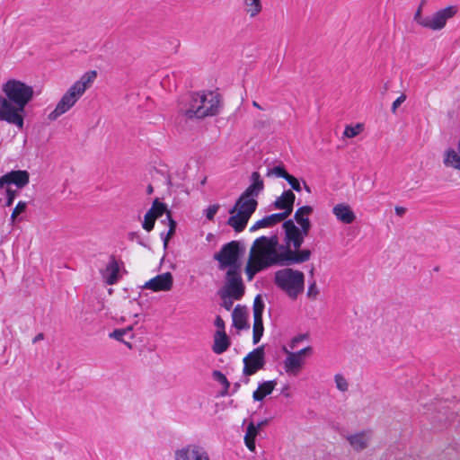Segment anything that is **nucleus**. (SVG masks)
<instances>
[{
	"label": "nucleus",
	"mask_w": 460,
	"mask_h": 460,
	"mask_svg": "<svg viewBox=\"0 0 460 460\" xmlns=\"http://www.w3.org/2000/svg\"><path fill=\"white\" fill-rule=\"evenodd\" d=\"M264 302L261 299V295H257L253 301V318L262 319V314L264 310Z\"/></svg>",
	"instance_id": "36"
},
{
	"label": "nucleus",
	"mask_w": 460,
	"mask_h": 460,
	"mask_svg": "<svg viewBox=\"0 0 460 460\" xmlns=\"http://www.w3.org/2000/svg\"><path fill=\"white\" fill-rule=\"evenodd\" d=\"M155 219H156L155 217H152L151 212L147 211L144 217V221L142 224L143 228L147 232H150L151 230H153V228L155 226Z\"/></svg>",
	"instance_id": "43"
},
{
	"label": "nucleus",
	"mask_w": 460,
	"mask_h": 460,
	"mask_svg": "<svg viewBox=\"0 0 460 460\" xmlns=\"http://www.w3.org/2000/svg\"><path fill=\"white\" fill-rule=\"evenodd\" d=\"M245 292V286L242 279V270H227L225 276V284L218 290L219 297L231 296L234 300H240Z\"/></svg>",
	"instance_id": "5"
},
{
	"label": "nucleus",
	"mask_w": 460,
	"mask_h": 460,
	"mask_svg": "<svg viewBox=\"0 0 460 460\" xmlns=\"http://www.w3.org/2000/svg\"><path fill=\"white\" fill-rule=\"evenodd\" d=\"M313 352V348L311 346H307L296 352H295L300 358H302L303 356H305L307 354H311Z\"/></svg>",
	"instance_id": "56"
},
{
	"label": "nucleus",
	"mask_w": 460,
	"mask_h": 460,
	"mask_svg": "<svg viewBox=\"0 0 460 460\" xmlns=\"http://www.w3.org/2000/svg\"><path fill=\"white\" fill-rule=\"evenodd\" d=\"M233 324L238 330L249 329L247 323V310L245 306L237 305L232 313Z\"/></svg>",
	"instance_id": "23"
},
{
	"label": "nucleus",
	"mask_w": 460,
	"mask_h": 460,
	"mask_svg": "<svg viewBox=\"0 0 460 460\" xmlns=\"http://www.w3.org/2000/svg\"><path fill=\"white\" fill-rule=\"evenodd\" d=\"M260 430L255 427V424L251 421L247 426L245 437L256 438Z\"/></svg>",
	"instance_id": "46"
},
{
	"label": "nucleus",
	"mask_w": 460,
	"mask_h": 460,
	"mask_svg": "<svg viewBox=\"0 0 460 460\" xmlns=\"http://www.w3.org/2000/svg\"><path fill=\"white\" fill-rule=\"evenodd\" d=\"M406 100L405 94H401L392 104V112L395 113L397 108Z\"/></svg>",
	"instance_id": "51"
},
{
	"label": "nucleus",
	"mask_w": 460,
	"mask_h": 460,
	"mask_svg": "<svg viewBox=\"0 0 460 460\" xmlns=\"http://www.w3.org/2000/svg\"><path fill=\"white\" fill-rule=\"evenodd\" d=\"M29 181L30 174L27 171H11L0 177V189L10 184H14L18 189H22Z\"/></svg>",
	"instance_id": "10"
},
{
	"label": "nucleus",
	"mask_w": 460,
	"mask_h": 460,
	"mask_svg": "<svg viewBox=\"0 0 460 460\" xmlns=\"http://www.w3.org/2000/svg\"><path fill=\"white\" fill-rule=\"evenodd\" d=\"M230 215L226 225L231 226L236 233L243 232L246 228L249 219L238 212Z\"/></svg>",
	"instance_id": "27"
},
{
	"label": "nucleus",
	"mask_w": 460,
	"mask_h": 460,
	"mask_svg": "<svg viewBox=\"0 0 460 460\" xmlns=\"http://www.w3.org/2000/svg\"><path fill=\"white\" fill-rule=\"evenodd\" d=\"M287 218L286 213H275L270 216H266L263 218L258 220L251 228V232H254L262 227H271L278 223Z\"/></svg>",
	"instance_id": "21"
},
{
	"label": "nucleus",
	"mask_w": 460,
	"mask_h": 460,
	"mask_svg": "<svg viewBox=\"0 0 460 460\" xmlns=\"http://www.w3.org/2000/svg\"><path fill=\"white\" fill-rule=\"evenodd\" d=\"M264 346L257 347L248 353L243 358V374L246 376L254 375L265 365Z\"/></svg>",
	"instance_id": "8"
},
{
	"label": "nucleus",
	"mask_w": 460,
	"mask_h": 460,
	"mask_svg": "<svg viewBox=\"0 0 460 460\" xmlns=\"http://www.w3.org/2000/svg\"><path fill=\"white\" fill-rule=\"evenodd\" d=\"M214 323L215 326L217 328V331H225V322L219 315L216 317Z\"/></svg>",
	"instance_id": "55"
},
{
	"label": "nucleus",
	"mask_w": 460,
	"mask_h": 460,
	"mask_svg": "<svg viewBox=\"0 0 460 460\" xmlns=\"http://www.w3.org/2000/svg\"><path fill=\"white\" fill-rule=\"evenodd\" d=\"M133 329L132 326H128L127 328H124V329H115L112 332L110 333V337L111 338H113L119 341H121L123 343H125L128 348H131V344L128 343V342H126L123 341V336L126 335L127 333H128L129 332H131Z\"/></svg>",
	"instance_id": "37"
},
{
	"label": "nucleus",
	"mask_w": 460,
	"mask_h": 460,
	"mask_svg": "<svg viewBox=\"0 0 460 460\" xmlns=\"http://www.w3.org/2000/svg\"><path fill=\"white\" fill-rule=\"evenodd\" d=\"M285 230V243L291 244V241L299 237L300 235H305L302 234L300 230L294 223L292 219L286 220L282 225Z\"/></svg>",
	"instance_id": "26"
},
{
	"label": "nucleus",
	"mask_w": 460,
	"mask_h": 460,
	"mask_svg": "<svg viewBox=\"0 0 460 460\" xmlns=\"http://www.w3.org/2000/svg\"><path fill=\"white\" fill-rule=\"evenodd\" d=\"M296 196L291 190H284L281 196L273 202L275 209L283 210L281 213L287 214V218L291 215L294 208Z\"/></svg>",
	"instance_id": "14"
},
{
	"label": "nucleus",
	"mask_w": 460,
	"mask_h": 460,
	"mask_svg": "<svg viewBox=\"0 0 460 460\" xmlns=\"http://www.w3.org/2000/svg\"><path fill=\"white\" fill-rule=\"evenodd\" d=\"M420 13H421V7L420 6L418 8V10L416 11L415 13V15H414V20L419 23V20L420 19H423L424 17H421L420 15Z\"/></svg>",
	"instance_id": "60"
},
{
	"label": "nucleus",
	"mask_w": 460,
	"mask_h": 460,
	"mask_svg": "<svg viewBox=\"0 0 460 460\" xmlns=\"http://www.w3.org/2000/svg\"><path fill=\"white\" fill-rule=\"evenodd\" d=\"M274 284L289 298L296 300L304 292L305 274L288 266L275 272Z\"/></svg>",
	"instance_id": "3"
},
{
	"label": "nucleus",
	"mask_w": 460,
	"mask_h": 460,
	"mask_svg": "<svg viewBox=\"0 0 460 460\" xmlns=\"http://www.w3.org/2000/svg\"><path fill=\"white\" fill-rule=\"evenodd\" d=\"M287 261L284 254L278 255L275 252H270L269 254L264 253L261 260L253 262L254 266L260 269V271L268 269L271 266H279V264L285 263Z\"/></svg>",
	"instance_id": "16"
},
{
	"label": "nucleus",
	"mask_w": 460,
	"mask_h": 460,
	"mask_svg": "<svg viewBox=\"0 0 460 460\" xmlns=\"http://www.w3.org/2000/svg\"><path fill=\"white\" fill-rule=\"evenodd\" d=\"M27 208V202L26 201H19L15 208H13L12 215H11V221L12 223H14L16 220V217L24 212Z\"/></svg>",
	"instance_id": "41"
},
{
	"label": "nucleus",
	"mask_w": 460,
	"mask_h": 460,
	"mask_svg": "<svg viewBox=\"0 0 460 460\" xmlns=\"http://www.w3.org/2000/svg\"><path fill=\"white\" fill-rule=\"evenodd\" d=\"M458 150L448 148L443 157V164L446 167L460 170V146Z\"/></svg>",
	"instance_id": "25"
},
{
	"label": "nucleus",
	"mask_w": 460,
	"mask_h": 460,
	"mask_svg": "<svg viewBox=\"0 0 460 460\" xmlns=\"http://www.w3.org/2000/svg\"><path fill=\"white\" fill-rule=\"evenodd\" d=\"M220 298L222 299L221 306H223L226 310L230 311L234 305V299L231 296H224Z\"/></svg>",
	"instance_id": "50"
},
{
	"label": "nucleus",
	"mask_w": 460,
	"mask_h": 460,
	"mask_svg": "<svg viewBox=\"0 0 460 460\" xmlns=\"http://www.w3.org/2000/svg\"><path fill=\"white\" fill-rule=\"evenodd\" d=\"M175 460H205L208 454L199 447L190 445L175 452Z\"/></svg>",
	"instance_id": "13"
},
{
	"label": "nucleus",
	"mask_w": 460,
	"mask_h": 460,
	"mask_svg": "<svg viewBox=\"0 0 460 460\" xmlns=\"http://www.w3.org/2000/svg\"><path fill=\"white\" fill-rule=\"evenodd\" d=\"M96 76V71H89L85 73L72 86H75L76 89L80 88V94L83 95L85 93L86 89L90 87L91 84L94 81Z\"/></svg>",
	"instance_id": "29"
},
{
	"label": "nucleus",
	"mask_w": 460,
	"mask_h": 460,
	"mask_svg": "<svg viewBox=\"0 0 460 460\" xmlns=\"http://www.w3.org/2000/svg\"><path fill=\"white\" fill-rule=\"evenodd\" d=\"M276 253L278 255L284 254L286 256V262L283 264H279L282 267H288L294 264H299L305 262L311 258V251L308 249H304L302 251H292L290 244H279L277 246Z\"/></svg>",
	"instance_id": "9"
},
{
	"label": "nucleus",
	"mask_w": 460,
	"mask_h": 460,
	"mask_svg": "<svg viewBox=\"0 0 460 460\" xmlns=\"http://www.w3.org/2000/svg\"><path fill=\"white\" fill-rule=\"evenodd\" d=\"M363 130V125L360 123L355 126H347L344 129L343 135L346 137H354L358 136Z\"/></svg>",
	"instance_id": "38"
},
{
	"label": "nucleus",
	"mask_w": 460,
	"mask_h": 460,
	"mask_svg": "<svg viewBox=\"0 0 460 460\" xmlns=\"http://www.w3.org/2000/svg\"><path fill=\"white\" fill-rule=\"evenodd\" d=\"M286 181L288 182V184L290 185L292 190H294L296 191H301V190H302L301 184L297 178H296L295 176L290 174L289 177Z\"/></svg>",
	"instance_id": "47"
},
{
	"label": "nucleus",
	"mask_w": 460,
	"mask_h": 460,
	"mask_svg": "<svg viewBox=\"0 0 460 460\" xmlns=\"http://www.w3.org/2000/svg\"><path fill=\"white\" fill-rule=\"evenodd\" d=\"M261 244L265 245V247H266L265 253L266 254H269L270 252H276L277 246L279 245V237L276 234H273L270 237L262 235V236L257 238L253 242L252 247L251 249V256H253L255 247H257Z\"/></svg>",
	"instance_id": "22"
},
{
	"label": "nucleus",
	"mask_w": 460,
	"mask_h": 460,
	"mask_svg": "<svg viewBox=\"0 0 460 460\" xmlns=\"http://www.w3.org/2000/svg\"><path fill=\"white\" fill-rule=\"evenodd\" d=\"M332 213L339 221L344 224H351L356 218L355 213L351 208L344 203H340L334 206Z\"/></svg>",
	"instance_id": "18"
},
{
	"label": "nucleus",
	"mask_w": 460,
	"mask_h": 460,
	"mask_svg": "<svg viewBox=\"0 0 460 460\" xmlns=\"http://www.w3.org/2000/svg\"><path fill=\"white\" fill-rule=\"evenodd\" d=\"M276 385V380L265 381L260 384L252 394L253 400L258 402L262 401L267 395H270L273 392Z\"/></svg>",
	"instance_id": "24"
},
{
	"label": "nucleus",
	"mask_w": 460,
	"mask_h": 460,
	"mask_svg": "<svg viewBox=\"0 0 460 460\" xmlns=\"http://www.w3.org/2000/svg\"><path fill=\"white\" fill-rule=\"evenodd\" d=\"M347 440L356 451H362L368 446V438L365 432L347 436Z\"/></svg>",
	"instance_id": "28"
},
{
	"label": "nucleus",
	"mask_w": 460,
	"mask_h": 460,
	"mask_svg": "<svg viewBox=\"0 0 460 460\" xmlns=\"http://www.w3.org/2000/svg\"><path fill=\"white\" fill-rule=\"evenodd\" d=\"M128 237L130 241H136L140 245L146 247V244L144 243L141 237L139 236V234L137 232H129L128 234Z\"/></svg>",
	"instance_id": "52"
},
{
	"label": "nucleus",
	"mask_w": 460,
	"mask_h": 460,
	"mask_svg": "<svg viewBox=\"0 0 460 460\" xmlns=\"http://www.w3.org/2000/svg\"><path fill=\"white\" fill-rule=\"evenodd\" d=\"M220 206L219 204H214V205H210L207 209H206V217L208 219V220H213L214 219V217L215 215L217 214V212L218 211Z\"/></svg>",
	"instance_id": "48"
},
{
	"label": "nucleus",
	"mask_w": 460,
	"mask_h": 460,
	"mask_svg": "<svg viewBox=\"0 0 460 460\" xmlns=\"http://www.w3.org/2000/svg\"><path fill=\"white\" fill-rule=\"evenodd\" d=\"M148 211L151 212L152 217L155 218L162 217L164 213L167 215V212H171L167 209V206L159 201L158 199L154 200L152 207Z\"/></svg>",
	"instance_id": "34"
},
{
	"label": "nucleus",
	"mask_w": 460,
	"mask_h": 460,
	"mask_svg": "<svg viewBox=\"0 0 460 460\" xmlns=\"http://www.w3.org/2000/svg\"><path fill=\"white\" fill-rule=\"evenodd\" d=\"M283 350L288 354L284 360L285 371L288 374L297 375L304 365L303 358H300L295 352L288 351L286 347L283 348Z\"/></svg>",
	"instance_id": "17"
},
{
	"label": "nucleus",
	"mask_w": 460,
	"mask_h": 460,
	"mask_svg": "<svg viewBox=\"0 0 460 460\" xmlns=\"http://www.w3.org/2000/svg\"><path fill=\"white\" fill-rule=\"evenodd\" d=\"M252 183L247 189L241 194L247 198L257 197L264 189V183L258 172H253L251 175Z\"/></svg>",
	"instance_id": "20"
},
{
	"label": "nucleus",
	"mask_w": 460,
	"mask_h": 460,
	"mask_svg": "<svg viewBox=\"0 0 460 460\" xmlns=\"http://www.w3.org/2000/svg\"><path fill=\"white\" fill-rule=\"evenodd\" d=\"M268 422H269V420H268L267 419H265V420H261L259 423H257V424L255 425V427H256L259 430H261V429L263 426L267 425V424H268Z\"/></svg>",
	"instance_id": "62"
},
{
	"label": "nucleus",
	"mask_w": 460,
	"mask_h": 460,
	"mask_svg": "<svg viewBox=\"0 0 460 460\" xmlns=\"http://www.w3.org/2000/svg\"><path fill=\"white\" fill-rule=\"evenodd\" d=\"M2 91L4 96L0 95V120L22 129L25 107L33 98V88L20 80L9 79L3 84Z\"/></svg>",
	"instance_id": "1"
},
{
	"label": "nucleus",
	"mask_w": 460,
	"mask_h": 460,
	"mask_svg": "<svg viewBox=\"0 0 460 460\" xmlns=\"http://www.w3.org/2000/svg\"><path fill=\"white\" fill-rule=\"evenodd\" d=\"M243 4L245 7V12L252 18L258 15L262 9L261 0H243Z\"/></svg>",
	"instance_id": "32"
},
{
	"label": "nucleus",
	"mask_w": 460,
	"mask_h": 460,
	"mask_svg": "<svg viewBox=\"0 0 460 460\" xmlns=\"http://www.w3.org/2000/svg\"><path fill=\"white\" fill-rule=\"evenodd\" d=\"M173 286V277L171 272L159 274L146 281L143 288L157 291H169Z\"/></svg>",
	"instance_id": "12"
},
{
	"label": "nucleus",
	"mask_w": 460,
	"mask_h": 460,
	"mask_svg": "<svg viewBox=\"0 0 460 460\" xmlns=\"http://www.w3.org/2000/svg\"><path fill=\"white\" fill-rule=\"evenodd\" d=\"M319 294V289L317 288L315 280L309 284L307 289V296L311 299H315Z\"/></svg>",
	"instance_id": "44"
},
{
	"label": "nucleus",
	"mask_w": 460,
	"mask_h": 460,
	"mask_svg": "<svg viewBox=\"0 0 460 460\" xmlns=\"http://www.w3.org/2000/svg\"><path fill=\"white\" fill-rule=\"evenodd\" d=\"M306 338V335L305 334H300V335H297L296 337H294L291 341V348L294 349L295 346L302 341L303 340H305Z\"/></svg>",
	"instance_id": "57"
},
{
	"label": "nucleus",
	"mask_w": 460,
	"mask_h": 460,
	"mask_svg": "<svg viewBox=\"0 0 460 460\" xmlns=\"http://www.w3.org/2000/svg\"><path fill=\"white\" fill-rule=\"evenodd\" d=\"M394 210H395L396 215H398L400 217H402L406 212V208L403 207H400V206H396Z\"/></svg>",
	"instance_id": "59"
},
{
	"label": "nucleus",
	"mask_w": 460,
	"mask_h": 460,
	"mask_svg": "<svg viewBox=\"0 0 460 460\" xmlns=\"http://www.w3.org/2000/svg\"><path fill=\"white\" fill-rule=\"evenodd\" d=\"M166 219L168 220L169 227H172V229L176 230L177 223L175 220L172 219L171 212H167Z\"/></svg>",
	"instance_id": "58"
},
{
	"label": "nucleus",
	"mask_w": 460,
	"mask_h": 460,
	"mask_svg": "<svg viewBox=\"0 0 460 460\" xmlns=\"http://www.w3.org/2000/svg\"><path fill=\"white\" fill-rule=\"evenodd\" d=\"M334 381H335V384H336V387L338 390L341 391V392H347L348 389H349V383L348 381L346 380V378L341 375V374H336L334 376Z\"/></svg>",
	"instance_id": "40"
},
{
	"label": "nucleus",
	"mask_w": 460,
	"mask_h": 460,
	"mask_svg": "<svg viewBox=\"0 0 460 460\" xmlns=\"http://www.w3.org/2000/svg\"><path fill=\"white\" fill-rule=\"evenodd\" d=\"M255 128L261 137L273 133L275 128L273 123L269 119L258 120L255 124Z\"/></svg>",
	"instance_id": "33"
},
{
	"label": "nucleus",
	"mask_w": 460,
	"mask_h": 460,
	"mask_svg": "<svg viewBox=\"0 0 460 460\" xmlns=\"http://www.w3.org/2000/svg\"><path fill=\"white\" fill-rule=\"evenodd\" d=\"M212 377L215 381L220 383V385H223V389L220 392L221 396H226L229 394L230 382L227 380L226 376L219 370H214L212 372Z\"/></svg>",
	"instance_id": "31"
},
{
	"label": "nucleus",
	"mask_w": 460,
	"mask_h": 460,
	"mask_svg": "<svg viewBox=\"0 0 460 460\" xmlns=\"http://www.w3.org/2000/svg\"><path fill=\"white\" fill-rule=\"evenodd\" d=\"M263 320L262 319H257L253 318V334H252V342L253 344H257L262 335H263Z\"/></svg>",
	"instance_id": "35"
},
{
	"label": "nucleus",
	"mask_w": 460,
	"mask_h": 460,
	"mask_svg": "<svg viewBox=\"0 0 460 460\" xmlns=\"http://www.w3.org/2000/svg\"><path fill=\"white\" fill-rule=\"evenodd\" d=\"M456 13L457 7L449 5L438 10L432 15L425 16L423 19L419 20V24L432 31H439L445 27L447 20L454 17Z\"/></svg>",
	"instance_id": "6"
},
{
	"label": "nucleus",
	"mask_w": 460,
	"mask_h": 460,
	"mask_svg": "<svg viewBox=\"0 0 460 460\" xmlns=\"http://www.w3.org/2000/svg\"><path fill=\"white\" fill-rule=\"evenodd\" d=\"M231 345L229 337L226 331H216L214 333V343L212 350L214 353L220 355L226 352Z\"/></svg>",
	"instance_id": "19"
},
{
	"label": "nucleus",
	"mask_w": 460,
	"mask_h": 460,
	"mask_svg": "<svg viewBox=\"0 0 460 460\" xmlns=\"http://www.w3.org/2000/svg\"><path fill=\"white\" fill-rule=\"evenodd\" d=\"M243 247L238 241H231L224 244L220 251L214 254V259L219 263V270H235L242 268L241 255Z\"/></svg>",
	"instance_id": "4"
},
{
	"label": "nucleus",
	"mask_w": 460,
	"mask_h": 460,
	"mask_svg": "<svg viewBox=\"0 0 460 460\" xmlns=\"http://www.w3.org/2000/svg\"><path fill=\"white\" fill-rule=\"evenodd\" d=\"M17 194H18L17 190H13L10 188H7L6 189V199H5L4 206L5 207L12 206Z\"/></svg>",
	"instance_id": "45"
},
{
	"label": "nucleus",
	"mask_w": 460,
	"mask_h": 460,
	"mask_svg": "<svg viewBox=\"0 0 460 460\" xmlns=\"http://www.w3.org/2000/svg\"><path fill=\"white\" fill-rule=\"evenodd\" d=\"M244 443H245V446L247 447V448L251 452H254L255 451V448H256L255 438H252L244 436Z\"/></svg>",
	"instance_id": "54"
},
{
	"label": "nucleus",
	"mask_w": 460,
	"mask_h": 460,
	"mask_svg": "<svg viewBox=\"0 0 460 460\" xmlns=\"http://www.w3.org/2000/svg\"><path fill=\"white\" fill-rule=\"evenodd\" d=\"M80 88L71 86L58 102L54 111H52L48 118L50 120H56L58 117L68 111L80 99Z\"/></svg>",
	"instance_id": "7"
},
{
	"label": "nucleus",
	"mask_w": 460,
	"mask_h": 460,
	"mask_svg": "<svg viewBox=\"0 0 460 460\" xmlns=\"http://www.w3.org/2000/svg\"><path fill=\"white\" fill-rule=\"evenodd\" d=\"M313 213V208L311 206L305 205L302 206L296 209L294 218L296 223L300 226V230H302V234H307L311 229V222L307 216Z\"/></svg>",
	"instance_id": "15"
},
{
	"label": "nucleus",
	"mask_w": 460,
	"mask_h": 460,
	"mask_svg": "<svg viewBox=\"0 0 460 460\" xmlns=\"http://www.w3.org/2000/svg\"><path fill=\"white\" fill-rule=\"evenodd\" d=\"M274 174L276 177L283 178L287 180L289 177V173L286 171L282 165H277L272 169L269 170L267 175Z\"/></svg>",
	"instance_id": "39"
},
{
	"label": "nucleus",
	"mask_w": 460,
	"mask_h": 460,
	"mask_svg": "<svg viewBox=\"0 0 460 460\" xmlns=\"http://www.w3.org/2000/svg\"><path fill=\"white\" fill-rule=\"evenodd\" d=\"M44 339V334L42 332L38 333L32 340L33 343H36L40 341H42Z\"/></svg>",
	"instance_id": "61"
},
{
	"label": "nucleus",
	"mask_w": 460,
	"mask_h": 460,
	"mask_svg": "<svg viewBox=\"0 0 460 460\" xmlns=\"http://www.w3.org/2000/svg\"><path fill=\"white\" fill-rule=\"evenodd\" d=\"M119 267L114 256L111 257L110 262L106 266V271L110 273L106 279V283L113 285L118 281Z\"/></svg>",
	"instance_id": "30"
},
{
	"label": "nucleus",
	"mask_w": 460,
	"mask_h": 460,
	"mask_svg": "<svg viewBox=\"0 0 460 460\" xmlns=\"http://www.w3.org/2000/svg\"><path fill=\"white\" fill-rule=\"evenodd\" d=\"M219 96L213 92L190 93L188 104L179 109V114L187 119H201L219 112Z\"/></svg>",
	"instance_id": "2"
},
{
	"label": "nucleus",
	"mask_w": 460,
	"mask_h": 460,
	"mask_svg": "<svg viewBox=\"0 0 460 460\" xmlns=\"http://www.w3.org/2000/svg\"><path fill=\"white\" fill-rule=\"evenodd\" d=\"M257 207L258 201L255 199L240 195L234 205L229 209L228 213L234 214L238 212L250 219L252 215L256 211Z\"/></svg>",
	"instance_id": "11"
},
{
	"label": "nucleus",
	"mask_w": 460,
	"mask_h": 460,
	"mask_svg": "<svg viewBox=\"0 0 460 460\" xmlns=\"http://www.w3.org/2000/svg\"><path fill=\"white\" fill-rule=\"evenodd\" d=\"M305 236L306 235H300L299 237L291 241V244L293 245L292 251H301L300 247L302 246Z\"/></svg>",
	"instance_id": "49"
},
{
	"label": "nucleus",
	"mask_w": 460,
	"mask_h": 460,
	"mask_svg": "<svg viewBox=\"0 0 460 460\" xmlns=\"http://www.w3.org/2000/svg\"><path fill=\"white\" fill-rule=\"evenodd\" d=\"M174 233H175V230L172 229V227H169L166 234H164V233L161 234V237L163 239L164 248L167 247L168 241L174 234Z\"/></svg>",
	"instance_id": "53"
},
{
	"label": "nucleus",
	"mask_w": 460,
	"mask_h": 460,
	"mask_svg": "<svg viewBox=\"0 0 460 460\" xmlns=\"http://www.w3.org/2000/svg\"><path fill=\"white\" fill-rule=\"evenodd\" d=\"M240 386H241V384L239 382H235L233 385V390H232V393L230 394H235L240 389Z\"/></svg>",
	"instance_id": "63"
},
{
	"label": "nucleus",
	"mask_w": 460,
	"mask_h": 460,
	"mask_svg": "<svg viewBox=\"0 0 460 460\" xmlns=\"http://www.w3.org/2000/svg\"><path fill=\"white\" fill-rule=\"evenodd\" d=\"M252 258L253 256H251L250 255V260L245 267V273L247 275V279L249 281H251L254 275L258 272H260V269H258L257 267L254 266L253 262H252Z\"/></svg>",
	"instance_id": "42"
},
{
	"label": "nucleus",
	"mask_w": 460,
	"mask_h": 460,
	"mask_svg": "<svg viewBox=\"0 0 460 460\" xmlns=\"http://www.w3.org/2000/svg\"><path fill=\"white\" fill-rule=\"evenodd\" d=\"M164 178H165L166 184H167L169 187H170V186H172V180H171V176H170L169 174H166V175L164 176Z\"/></svg>",
	"instance_id": "64"
}]
</instances>
